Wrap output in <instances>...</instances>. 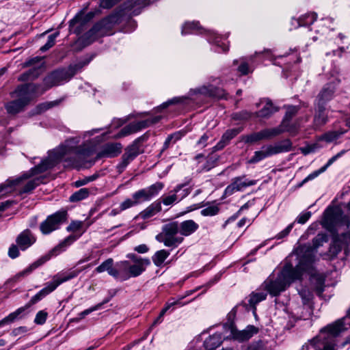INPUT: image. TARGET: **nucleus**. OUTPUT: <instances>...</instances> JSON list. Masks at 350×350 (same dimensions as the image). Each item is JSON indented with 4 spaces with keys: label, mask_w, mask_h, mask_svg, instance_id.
<instances>
[{
    "label": "nucleus",
    "mask_w": 350,
    "mask_h": 350,
    "mask_svg": "<svg viewBox=\"0 0 350 350\" xmlns=\"http://www.w3.org/2000/svg\"><path fill=\"white\" fill-rule=\"evenodd\" d=\"M98 131L100 129H93L85 133L83 135L85 142L83 148L77 146L80 142L79 137L66 140L64 144L50 152L48 157L42 160L39 165L20 177L8 180L7 181H14L22 178L20 183L14 184L13 191H18L21 193L30 192L42 182L43 178L39 174L51 169L61 161H68L69 163L68 165L72 167H78L88 161V158L94 152V147L102 140L100 137H96L92 139L89 137Z\"/></svg>",
    "instance_id": "1"
},
{
    "label": "nucleus",
    "mask_w": 350,
    "mask_h": 350,
    "mask_svg": "<svg viewBox=\"0 0 350 350\" xmlns=\"http://www.w3.org/2000/svg\"><path fill=\"white\" fill-rule=\"evenodd\" d=\"M303 271L301 267H298V264L294 269L292 264L287 263L277 275L274 273L270 275L262 286L271 295L277 296L291 282L299 279Z\"/></svg>",
    "instance_id": "2"
},
{
    "label": "nucleus",
    "mask_w": 350,
    "mask_h": 350,
    "mask_svg": "<svg viewBox=\"0 0 350 350\" xmlns=\"http://www.w3.org/2000/svg\"><path fill=\"white\" fill-rule=\"evenodd\" d=\"M88 63L79 62L75 65L70 66L66 70H55L51 72L44 78L43 86L35 84L38 88L36 89V94H34V95L36 97L38 96L53 86L58 85L69 81L79 69Z\"/></svg>",
    "instance_id": "3"
},
{
    "label": "nucleus",
    "mask_w": 350,
    "mask_h": 350,
    "mask_svg": "<svg viewBox=\"0 0 350 350\" xmlns=\"http://www.w3.org/2000/svg\"><path fill=\"white\" fill-rule=\"evenodd\" d=\"M327 241V237L324 234H319L312 241V247L304 245L300 247L296 254H293L299 260L298 267L304 271H310L312 269V264L314 260V251L324 243Z\"/></svg>",
    "instance_id": "4"
},
{
    "label": "nucleus",
    "mask_w": 350,
    "mask_h": 350,
    "mask_svg": "<svg viewBox=\"0 0 350 350\" xmlns=\"http://www.w3.org/2000/svg\"><path fill=\"white\" fill-rule=\"evenodd\" d=\"M38 87L34 83L25 84L18 86L13 93L17 98L14 101L7 104L6 109L9 113L15 114L21 111L33 98L36 97Z\"/></svg>",
    "instance_id": "5"
},
{
    "label": "nucleus",
    "mask_w": 350,
    "mask_h": 350,
    "mask_svg": "<svg viewBox=\"0 0 350 350\" xmlns=\"http://www.w3.org/2000/svg\"><path fill=\"white\" fill-rule=\"evenodd\" d=\"M81 270H72L68 272L58 273L53 277L51 282L46 283V286L40 290L36 295L31 297L29 304L26 305L25 310L29 307L30 305L34 304L38 301L41 300L43 297L53 292L56 288L68 280H70L77 277Z\"/></svg>",
    "instance_id": "6"
},
{
    "label": "nucleus",
    "mask_w": 350,
    "mask_h": 350,
    "mask_svg": "<svg viewBox=\"0 0 350 350\" xmlns=\"http://www.w3.org/2000/svg\"><path fill=\"white\" fill-rule=\"evenodd\" d=\"M150 264V260H140L134 263L129 260L120 261L117 263L120 269L119 279L126 280L130 278L137 277L145 271L146 267Z\"/></svg>",
    "instance_id": "7"
},
{
    "label": "nucleus",
    "mask_w": 350,
    "mask_h": 350,
    "mask_svg": "<svg viewBox=\"0 0 350 350\" xmlns=\"http://www.w3.org/2000/svg\"><path fill=\"white\" fill-rule=\"evenodd\" d=\"M178 232V224L177 222L170 223L163 227L162 232L156 237V239L166 247H176L183 241L182 237L177 235Z\"/></svg>",
    "instance_id": "8"
},
{
    "label": "nucleus",
    "mask_w": 350,
    "mask_h": 350,
    "mask_svg": "<svg viewBox=\"0 0 350 350\" xmlns=\"http://www.w3.org/2000/svg\"><path fill=\"white\" fill-rule=\"evenodd\" d=\"M77 237L74 235H70L66 237L63 241L59 243L57 246H55L53 250H51L47 254L42 256L37 261L31 265L26 269L23 271L19 273L18 275H25L29 274L33 269H36L39 266L42 265L46 261H48L52 256H55L60 254L62 252L64 251L65 249L71 245L75 241H76Z\"/></svg>",
    "instance_id": "9"
},
{
    "label": "nucleus",
    "mask_w": 350,
    "mask_h": 350,
    "mask_svg": "<svg viewBox=\"0 0 350 350\" xmlns=\"http://www.w3.org/2000/svg\"><path fill=\"white\" fill-rule=\"evenodd\" d=\"M347 217L343 215L341 208L336 206L326 210L322 224L325 228L333 231L336 227L347 224Z\"/></svg>",
    "instance_id": "10"
},
{
    "label": "nucleus",
    "mask_w": 350,
    "mask_h": 350,
    "mask_svg": "<svg viewBox=\"0 0 350 350\" xmlns=\"http://www.w3.org/2000/svg\"><path fill=\"white\" fill-rule=\"evenodd\" d=\"M67 213L66 211H58L46 217L40 226V229L43 234H49L57 230L59 226L66 222Z\"/></svg>",
    "instance_id": "11"
},
{
    "label": "nucleus",
    "mask_w": 350,
    "mask_h": 350,
    "mask_svg": "<svg viewBox=\"0 0 350 350\" xmlns=\"http://www.w3.org/2000/svg\"><path fill=\"white\" fill-rule=\"evenodd\" d=\"M163 187V183H156L147 188L139 190L134 193L132 198L136 200L137 204L142 201L150 200L152 198L157 195Z\"/></svg>",
    "instance_id": "12"
},
{
    "label": "nucleus",
    "mask_w": 350,
    "mask_h": 350,
    "mask_svg": "<svg viewBox=\"0 0 350 350\" xmlns=\"http://www.w3.org/2000/svg\"><path fill=\"white\" fill-rule=\"evenodd\" d=\"M256 183V180L246 179L244 176L236 177L232 180L231 184L226 188L225 193L230 196L234 192L242 191L247 187L254 185Z\"/></svg>",
    "instance_id": "13"
},
{
    "label": "nucleus",
    "mask_w": 350,
    "mask_h": 350,
    "mask_svg": "<svg viewBox=\"0 0 350 350\" xmlns=\"http://www.w3.org/2000/svg\"><path fill=\"white\" fill-rule=\"evenodd\" d=\"M335 91L336 85L334 83L326 84L320 91L317 98L316 105L325 106L328 101L334 98Z\"/></svg>",
    "instance_id": "14"
},
{
    "label": "nucleus",
    "mask_w": 350,
    "mask_h": 350,
    "mask_svg": "<svg viewBox=\"0 0 350 350\" xmlns=\"http://www.w3.org/2000/svg\"><path fill=\"white\" fill-rule=\"evenodd\" d=\"M122 150L120 143H107L103 146L102 150L98 154L99 157H115L119 155Z\"/></svg>",
    "instance_id": "15"
},
{
    "label": "nucleus",
    "mask_w": 350,
    "mask_h": 350,
    "mask_svg": "<svg viewBox=\"0 0 350 350\" xmlns=\"http://www.w3.org/2000/svg\"><path fill=\"white\" fill-rule=\"evenodd\" d=\"M200 94L206 96H215L219 98H226V93L223 90L215 89L212 86L203 85L200 88L191 90L189 95Z\"/></svg>",
    "instance_id": "16"
},
{
    "label": "nucleus",
    "mask_w": 350,
    "mask_h": 350,
    "mask_svg": "<svg viewBox=\"0 0 350 350\" xmlns=\"http://www.w3.org/2000/svg\"><path fill=\"white\" fill-rule=\"evenodd\" d=\"M148 126V121H139L137 122L131 123L124 126L116 136V138H120L129 135L131 134L137 133L142 129Z\"/></svg>",
    "instance_id": "17"
},
{
    "label": "nucleus",
    "mask_w": 350,
    "mask_h": 350,
    "mask_svg": "<svg viewBox=\"0 0 350 350\" xmlns=\"http://www.w3.org/2000/svg\"><path fill=\"white\" fill-rule=\"evenodd\" d=\"M232 337L239 341L249 340L254 334L258 332V329L253 325L247 326L245 329L239 331L234 328L231 329Z\"/></svg>",
    "instance_id": "18"
},
{
    "label": "nucleus",
    "mask_w": 350,
    "mask_h": 350,
    "mask_svg": "<svg viewBox=\"0 0 350 350\" xmlns=\"http://www.w3.org/2000/svg\"><path fill=\"white\" fill-rule=\"evenodd\" d=\"M35 241V238L29 230L22 232L16 239L18 245L23 250L30 247Z\"/></svg>",
    "instance_id": "19"
},
{
    "label": "nucleus",
    "mask_w": 350,
    "mask_h": 350,
    "mask_svg": "<svg viewBox=\"0 0 350 350\" xmlns=\"http://www.w3.org/2000/svg\"><path fill=\"white\" fill-rule=\"evenodd\" d=\"M113 260L112 258H108L103 262L98 267L96 268V271L102 273L107 271V273L115 278L119 279L120 269H116L112 267Z\"/></svg>",
    "instance_id": "20"
},
{
    "label": "nucleus",
    "mask_w": 350,
    "mask_h": 350,
    "mask_svg": "<svg viewBox=\"0 0 350 350\" xmlns=\"http://www.w3.org/2000/svg\"><path fill=\"white\" fill-rule=\"evenodd\" d=\"M272 155L273 154L271 145L263 146L260 150L254 152L253 157L248 161V163H256Z\"/></svg>",
    "instance_id": "21"
},
{
    "label": "nucleus",
    "mask_w": 350,
    "mask_h": 350,
    "mask_svg": "<svg viewBox=\"0 0 350 350\" xmlns=\"http://www.w3.org/2000/svg\"><path fill=\"white\" fill-rule=\"evenodd\" d=\"M179 231L183 236H189L195 232L199 228V226L194 221L189 219L181 222L178 224Z\"/></svg>",
    "instance_id": "22"
},
{
    "label": "nucleus",
    "mask_w": 350,
    "mask_h": 350,
    "mask_svg": "<svg viewBox=\"0 0 350 350\" xmlns=\"http://www.w3.org/2000/svg\"><path fill=\"white\" fill-rule=\"evenodd\" d=\"M241 132L239 129H232L226 131L221 137V140L215 146V150H221L225 147L229 142Z\"/></svg>",
    "instance_id": "23"
},
{
    "label": "nucleus",
    "mask_w": 350,
    "mask_h": 350,
    "mask_svg": "<svg viewBox=\"0 0 350 350\" xmlns=\"http://www.w3.org/2000/svg\"><path fill=\"white\" fill-rule=\"evenodd\" d=\"M182 187H183V185H177L167 195L163 196L161 200L162 203L165 206H170L179 202L178 193L180 191Z\"/></svg>",
    "instance_id": "24"
},
{
    "label": "nucleus",
    "mask_w": 350,
    "mask_h": 350,
    "mask_svg": "<svg viewBox=\"0 0 350 350\" xmlns=\"http://www.w3.org/2000/svg\"><path fill=\"white\" fill-rule=\"evenodd\" d=\"M316 105V113L314 118V124L315 126H321L327 122V116L325 113V106L320 105Z\"/></svg>",
    "instance_id": "25"
},
{
    "label": "nucleus",
    "mask_w": 350,
    "mask_h": 350,
    "mask_svg": "<svg viewBox=\"0 0 350 350\" xmlns=\"http://www.w3.org/2000/svg\"><path fill=\"white\" fill-rule=\"evenodd\" d=\"M271 147L273 154L274 155L291 150L292 143L289 139H286L273 145H271Z\"/></svg>",
    "instance_id": "26"
},
{
    "label": "nucleus",
    "mask_w": 350,
    "mask_h": 350,
    "mask_svg": "<svg viewBox=\"0 0 350 350\" xmlns=\"http://www.w3.org/2000/svg\"><path fill=\"white\" fill-rule=\"evenodd\" d=\"M161 202H155L152 204H151L149 206H148L146 209H144L143 211H142L139 216L142 219H148L152 216H154L155 214L161 211Z\"/></svg>",
    "instance_id": "27"
},
{
    "label": "nucleus",
    "mask_w": 350,
    "mask_h": 350,
    "mask_svg": "<svg viewBox=\"0 0 350 350\" xmlns=\"http://www.w3.org/2000/svg\"><path fill=\"white\" fill-rule=\"evenodd\" d=\"M222 336L220 334H214L209 336L204 342L207 350H215L221 343Z\"/></svg>",
    "instance_id": "28"
},
{
    "label": "nucleus",
    "mask_w": 350,
    "mask_h": 350,
    "mask_svg": "<svg viewBox=\"0 0 350 350\" xmlns=\"http://www.w3.org/2000/svg\"><path fill=\"white\" fill-rule=\"evenodd\" d=\"M310 282L317 291L318 294L323 293L324 290V278L319 273H311Z\"/></svg>",
    "instance_id": "29"
},
{
    "label": "nucleus",
    "mask_w": 350,
    "mask_h": 350,
    "mask_svg": "<svg viewBox=\"0 0 350 350\" xmlns=\"http://www.w3.org/2000/svg\"><path fill=\"white\" fill-rule=\"evenodd\" d=\"M27 307H21L14 312L10 313L8 316L0 321V327L5 324L11 323L15 320L21 317V314L25 311Z\"/></svg>",
    "instance_id": "30"
},
{
    "label": "nucleus",
    "mask_w": 350,
    "mask_h": 350,
    "mask_svg": "<svg viewBox=\"0 0 350 350\" xmlns=\"http://www.w3.org/2000/svg\"><path fill=\"white\" fill-rule=\"evenodd\" d=\"M191 292H187L185 295L178 296L176 299L172 298L170 299L166 304L165 307L161 310V315H164L165 312L169 310L171 308L178 306H183L184 304L182 303V300L187 296L191 295Z\"/></svg>",
    "instance_id": "31"
},
{
    "label": "nucleus",
    "mask_w": 350,
    "mask_h": 350,
    "mask_svg": "<svg viewBox=\"0 0 350 350\" xmlns=\"http://www.w3.org/2000/svg\"><path fill=\"white\" fill-rule=\"evenodd\" d=\"M22 178H18L14 181H6L0 187V198L13 192L14 184H18L21 182Z\"/></svg>",
    "instance_id": "32"
},
{
    "label": "nucleus",
    "mask_w": 350,
    "mask_h": 350,
    "mask_svg": "<svg viewBox=\"0 0 350 350\" xmlns=\"http://www.w3.org/2000/svg\"><path fill=\"white\" fill-rule=\"evenodd\" d=\"M169 255V252L165 250H161L153 255L152 260L157 267H161Z\"/></svg>",
    "instance_id": "33"
},
{
    "label": "nucleus",
    "mask_w": 350,
    "mask_h": 350,
    "mask_svg": "<svg viewBox=\"0 0 350 350\" xmlns=\"http://www.w3.org/2000/svg\"><path fill=\"white\" fill-rule=\"evenodd\" d=\"M284 126L280 124L278 127L263 129L265 139H270L284 133Z\"/></svg>",
    "instance_id": "34"
},
{
    "label": "nucleus",
    "mask_w": 350,
    "mask_h": 350,
    "mask_svg": "<svg viewBox=\"0 0 350 350\" xmlns=\"http://www.w3.org/2000/svg\"><path fill=\"white\" fill-rule=\"evenodd\" d=\"M277 110L278 109L273 107L271 102H267L263 108L258 112L257 116L261 118H267Z\"/></svg>",
    "instance_id": "35"
},
{
    "label": "nucleus",
    "mask_w": 350,
    "mask_h": 350,
    "mask_svg": "<svg viewBox=\"0 0 350 350\" xmlns=\"http://www.w3.org/2000/svg\"><path fill=\"white\" fill-rule=\"evenodd\" d=\"M317 18V14L314 12L304 14L299 19V24L301 26L312 25Z\"/></svg>",
    "instance_id": "36"
},
{
    "label": "nucleus",
    "mask_w": 350,
    "mask_h": 350,
    "mask_svg": "<svg viewBox=\"0 0 350 350\" xmlns=\"http://www.w3.org/2000/svg\"><path fill=\"white\" fill-rule=\"evenodd\" d=\"M264 139H265V137H264V133H263L262 130L259 132L254 133L250 135H245V136L243 137V140L245 142L250 143V144H253V143L257 142L260 140H264Z\"/></svg>",
    "instance_id": "37"
},
{
    "label": "nucleus",
    "mask_w": 350,
    "mask_h": 350,
    "mask_svg": "<svg viewBox=\"0 0 350 350\" xmlns=\"http://www.w3.org/2000/svg\"><path fill=\"white\" fill-rule=\"evenodd\" d=\"M136 204H137V203L135 200L127 198L120 204L118 209L112 210L111 213L113 215H116V214L120 213V211L128 209Z\"/></svg>",
    "instance_id": "38"
},
{
    "label": "nucleus",
    "mask_w": 350,
    "mask_h": 350,
    "mask_svg": "<svg viewBox=\"0 0 350 350\" xmlns=\"http://www.w3.org/2000/svg\"><path fill=\"white\" fill-rule=\"evenodd\" d=\"M299 111V107L297 106H288L287 107L286 114L281 122L282 126H285L287 122L291 121V118L297 114Z\"/></svg>",
    "instance_id": "39"
},
{
    "label": "nucleus",
    "mask_w": 350,
    "mask_h": 350,
    "mask_svg": "<svg viewBox=\"0 0 350 350\" xmlns=\"http://www.w3.org/2000/svg\"><path fill=\"white\" fill-rule=\"evenodd\" d=\"M89 190L86 188H82L74 193L70 197V200L71 202L80 201L86 198L89 196Z\"/></svg>",
    "instance_id": "40"
},
{
    "label": "nucleus",
    "mask_w": 350,
    "mask_h": 350,
    "mask_svg": "<svg viewBox=\"0 0 350 350\" xmlns=\"http://www.w3.org/2000/svg\"><path fill=\"white\" fill-rule=\"evenodd\" d=\"M267 297V293L264 292H256L253 293L250 295L249 302L251 305L255 306L260 301L265 300Z\"/></svg>",
    "instance_id": "41"
},
{
    "label": "nucleus",
    "mask_w": 350,
    "mask_h": 350,
    "mask_svg": "<svg viewBox=\"0 0 350 350\" xmlns=\"http://www.w3.org/2000/svg\"><path fill=\"white\" fill-rule=\"evenodd\" d=\"M40 68H38V69L33 68V70H30L29 71L21 75L19 77L18 80L19 81H27L29 79H34L36 77H38V76L40 75Z\"/></svg>",
    "instance_id": "42"
},
{
    "label": "nucleus",
    "mask_w": 350,
    "mask_h": 350,
    "mask_svg": "<svg viewBox=\"0 0 350 350\" xmlns=\"http://www.w3.org/2000/svg\"><path fill=\"white\" fill-rule=\"evenodd\" d=\"M200 28L198 22H187L184 24L182 29V34L192 33L194 30Z\"/></svg>",
    "instance_id": "43"
},
{
    "label": "nucleus",
    "mask_w": 350,
    "mask_h": 350,
    "mask_svg": "<svg viewBox=\"0 0 350 350\" xmlns=\"http://www.w3.org/2000/svg\"><path fill=\"white\" fill-rule=\"evenodd\" d=\"M107 301H105V303H106ZM104 302L103 303H100V304H98L90 308H88L85 310H83V312H80L79 314H78V317L76 319V321H79L81 319H83V318H85V317L86 315H88L90 314V313H92V312H94L96 310H98L99 309L101 308L102 306L103 305Z\"/></svg>",
    "instance_id": "44"
},
{
    "label": "nucleus",
    "mask_w": 350,
    "mask_h": 350,
    "mask_svg": "<svg viewBox=\"0 0 350 350\" xmlns=\"http://www.w3.org/2000/svg\"><path fill=\"white\" fill-rule=\"evenodd\" d=\"M139 141V138L135 140L134 142L125 150V152L133 158H135L139 153V147L138 146Z\"/></svg>",
    "instance_id": "45"
},
{
    "label": "nucleus",
    "mask_w": 350,
    "mask_h": 350,
    "mask_svg": "<svg viewBox=\"0 0 350 350\" xmlns=\"http://www.w3.org/2000/svg\"><path fill=\"white\" fill-rule=\"evenodd\" d=\"M94 16L93 12H89L85 16L83 14L77 15L72 21L71 23L75 24L79 23L81 24H83L89 21H90Z\"/></svg>",
    "instance_id": "46"
},
{
    "label": "nucleus",
    "mask_w": 350,
    "mask_h": 350,
    "mask_svg": "<svg viewBox=\"0 0 350 350\" xmlns=\"http://www.w3.org/2000/svg\"><path fill=\"white\" fill-rule=\"evenodd\" d=\"M219 211L217 205H210L201 211V215L205 217H211L217 215Z\"/></svg>",
    "instance_id": "47"
},
{
    "label": "nucleus",
    "mask_w": 350,
    "mask_h": 350,
    "mask_svg": "<svg viewBox=\"0 0 350 350\" xmlns=\"http://www.w3.org/2000/svg\"><path fill=\"white\" fill-rule=\"evenodd\" d=\"M284 133L288 132L291 136H295L299 130V124L298 122L291 123V121L287 122L285 126L283 127Z\"/></svg>",
    "instance_id": "48"
},
{
    "label": "nucleus",
    "mask_w": 350,
    "mask_h": 350,
    "mask_svg": "<svg viewBox=\"0 0 350 350\" xmlns=\"http://www.w3.org/2000/svg\"><path fill=\"white\" fill-rule=\"evenodd\" d=\"M189 99L187 96H181V97H175L168 101L163 103L161 107L162 108H166L170 105L172 104H178V103H186L187 100Z\"/></svg>",
    "instance_id": "49"
},
{
    "label": "nucleus",
    "mask_w": 350,
    "mask_h": 350,
    "mask_svg": "<svg viewBox=\"0 0 350 350\" xmlns=\"http://www.w3.org/2000/svg\"><path fill=\"white\" fill-rule=\"evenodd\" d=\"M340 133L336 131H329L321 137V139L325 141L326 142H332L338 138Z\"/></svg>",
    "instance_id": "50"
},
{
    "label": "nucleus",
    "mask_w": 350,
    "mask_h": 350,
    "mask_svg": "<svg viewBox=\"0 0 350 350\" xmlns=\"http://www.w3.org/2000/svg\"><path fill=\"white\" fill-rule=\"evenodd\" d=\"M58 35H59L58 32H56L53 34L50 35L48 37V40H47L46 43L40 48V50L42 51H45L49 49L50 48H51L55 44V39L58 36Z\"/></svg>",
    "instance_id": "51"
},
{
    "label": "nucleus",
    "mask_w": 350,
    "mask_h": 350,
    "mask_svg": "<svg viewBox=\"0 0 350 350\" xmlns=\"http://www.w3.org/2000/svg\"><path fill=\"white\" fill-rule=\"evenodd\" d=\"M48 314L44 310L39 311L35 317L34 323L38 325H42L46 322Z\"/></svg>",
    "instance_id": "52"
},
{
    "label": "nucleus",
    "mask_w": 350,
    "mask_h": 350,
    "mask_svg": "<svg viewBox=\"0 0 350 350\" xmlns=\"http://www.w3.org/2000/svg\"><path fill=\"white\" fill-rule=\"evenodd\" d=\"M326 170V167H322L321 169H319V170H317V171H314L312 173H311L310 174H309L307 177H306L303 181H302V184L304 183H306V182L309 181V180H311L314 178H315L316 177H317L320 174L323 173V172H325Z\"/></svg>",
    "instance_id": "53"
},
{
    "label": "nucleus",
    "mask_w": 350,
    "mask_h": 350,
    "mask_svg": "<svg viewBox=\"0 0 350 350\" xmlns=\"http://www.w3.org/2000/svg\"><path fill=\"white\" fill-rule=\"evenodd\" d=\"M299 293L303 300L304 304H306L308 301H309V300L312 297L311 292L308 289H306V288L301 289V291H299Z\"/></svg>",
    "instance_id": "54"
},
{
    "label": "nucleus",
    "mask_w": 350,
    "mask_h": 350,
    "mask_svg": "<svg viewBox=\"0 0 350 350\" xmlns=\"http://www.w3.org/2000/svg\"><path fill=\"white\" fill-rule=\"evenodd\" d=\"M247 350H269V349L267 347L265 342L259 341L251 345Z\"/></svg>",
    "instance_id": "55"
},
{
    "label": "nucleus",
    "mask_w": 350,
    "mask_h": 350,
    "mask_svg": "<svg viewBox=\"0 0 350 350\" xmlns=\"http://www.w3.org/2000/svg\"><path fill=\"white\" fill-rule=\"evenodd\" d=\"M311 212H304V213H301L296 219V221L299 223V224H305L308 219L309 218L311 217Z\"/></svg>",
    "instance_id": "56"
},
{
    "label": "nucleus",
    "mask_w": 350,
    "mask_h": 350,
    "mask_svg": "<svg viewBox=\"0 0 350 350\" xmlns=\"http://www.w3.org/2000/svg\"><path fill=\"white\" fill-rule=\"evenodd\" d=\"M134 158L132 156L125 152L122 157L120 166L122 167H125Z\"/></svg>",
    "instance_id": "57"
},
{
    "label": "nucleus",
    "mask_w": 350,
    "mask_h": 350,
    "mask_svg": "<svg viewBox=\"0 0 350 350\" xmlns=\"http://www.w3.org/2000/svg\"><path fill=\"white\" fill-rule=\"evenodd\" d=\"M293 227V224H289L284 230H283L282 232L278 233L275 236V238L278 239H282V238L286 237L290 233Z\"/></svg>",
    "instance_id": "58"
},
{
    "label": "nucleus",
    "mask_w": 350,
    "mask_h": 350,
    "mask_svg": "<svg viewBox=\"0 0 350 350\" xmlns=\"http://www.w3.org/2000/svg\"><path fill=\"white\" fill-rule=\"evenodd\" d=\"M120 0H100V6L103 8H110Z\"/></svg>",
    "instance_id": "59"
},
{
    "label": "nucleus",
    "mask_w": 350,
    "mask_h": 350,
    "mask_svg": "<svg viewBox=\"0 0 350 350\" xmlns=\"http://www.w3.org/2000/svg\"><path fill=\"white\" fill-rule=\"evenodd\" d=\"M8 255L12 258H15L18 256L19 251L17 246L12 245L8 250Z\"/></svg>",
    "instance_id": "60"
},
{
    "label": "nucleus",
    "mask_w": 350,
    "mask_h": 350,
    "mask_svg": "<svg viewBox=\"0 0 350 350\" xmlns=\"http://www.w3.org/2000/svg\"><path fill=\"white\" fill-rule=\"evenodd\" d=\"M238 71L242 75H247L250 72L247 63L243 62L238 67Z\"/></svg>",
    "instance_id": "61"
},
{
    "label": "nucleus",
    "mask_w": 350,
    "mask_h": 350,
    "mask_svg": "<svg viewBox=\"0 0 350 350\" xmlns=\"http://www.w3.org/2000/svg\"><path fill=\"white\" fill-rule=\"evenodd\" d=\"M82 223L80 221H73L68 227V231H77L81 228Z\"/></svg>",
    "instance_id": "62"
},
{
    "label": "nucleus",
    "mask_w": 350,
    "mask_h": 350,
    "mask_svg": "<svg viewBox=\"0 0 350 350\" xmlns=\"http://www.w3.org/2000/svg\"><path fill=\"white\" fill-rule=\"evenodd\" d=\"M208 138L209 136L206 133L204 134L198 141L197 144L201 148L205 147L207 145Z\"/></svg>",
    "instance_id": "63"
},
{
    "label": "nucleus",
    "mask_w": 350,
    "mask_h": 350,
    "mask_svg": "<svg viewBox=\"0 0 350 350\" xmlns=\"http://www.w3.org/2000/svg\"><path fill=\"white\" fill-rule=\"evenodd\" d=\"M189 193H190V189L189 188L183 189V187H182L180 191L178 193V197L179 201L182 200L183 198L187 197Z\"/></svg>",
    "instance_id": "64"
}]
</instances>
